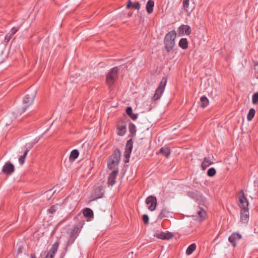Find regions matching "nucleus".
Returning <instances> with one entry per match:
<instances>
[{"label":"nucleus","mask_w":258,"mask_h":258,"mask_svg":"<svg viewBox=\"0 0 258 258\" xmlns=\"http://www.w3.org/2000/svg\"><path fill=\"white\" fill-rule=\"evenodd\" d=\"M37 91L35 89H29L23 98V106L21 108V112H24L27 108L31 106L36 97Z\"/></svg>","instance_id":"1"},{"label":"nucleus","mask_w":258,"mask_h":258,"mask_svg":"<svg viewBox=\"0 0 258 258\" xmlns=\"http://www.w3.org/2000/svg\"><path fill=\"white\" fill-rule=\"evenodd\" d=\"M176 34L175 30H172L167 33L165 36L164 43L167 52H170L175 45V39Z\"/></svg>","instance_id":"2"},{"label":"nucleus","mask_w":258,"mask_h":258,"mask_svg":"<svg viewBox=\"0 0 258 258\" xmlns=\"http://www.w3.org/2000/svg\"><path fill=\"white\" fill-rule=\"evenodd\" d=\"M119 70V67H115L111 69L108 73L106 76V82L107 85L110 87L112 86L118 79Z\"/></svg>","instance_id":"3"},{"label":"nucleus","mask_w":258,"mask_h":258,"mask_svg":"<svg viewBox=\"0 0 258 258\" xmlns=\"http://www.w3.org/2000/svg\"><path fill=\"white\" fill-rule=\"evenodd\" d=\"M120 160V151L119 149H116L108 159V168L110 170L114 169L118 165Z\"/></svg>","instance_id":"4"},{"label":"nucleus","mask_w":258,"mask_h":258,"mask_svg":"<svg viewBox=\"0 0 258 258\" xmlns=\"http://www.w3.org/2000/svg\"><path fill=\"white\" fill-rule=\"evenodd\" d=\"M167 78L164 77L161 81L159 86L156 89L155 94L152 97V100L153 101H156L159 100L161 97L167 83Z\"/></svg>","instance_id":"5"},{"label":"nucleus","mask_w":258,"mask_h":258,"mask_svg":"<svg viewBox=\"0 0 258 258\" xmlns=\"http://www.w3.org/2000/svg\"><path fill=\"white\" fill-rule=\"evenodd\" d=\"M104 194L103 187L101 185L95 186L91 192V198L93 200L101 198Z\"/></svg>","instance_id":"6"},{"label":"nucleus","mask_w":258,"mask_h":258,"mask_svg":"<svg viewBox=\"0 0 258 258\" xmlns=\"http://www.w3.org/2000/svg\"><path fill=\"white\" fill-rule=\"evenodd\" d=\"M238 200L239 202V206L241 209L248 208L249 203L242 189L239 191Z\"/></svg>","instance_id":"7"},{"label":"nucleus","mask_w":258,"mask_h":258,"mask_svg":"<svg viewBox=\"0 0 258 258\" xmlns=\"http://www.w3.org/2000/svg\"><path fill=\"white\" fill-rule=\"evenodd\" d=\"M133 141L132 139L128 140L126 142L124 152V157L126 159L125 162L128 161L130 157L133 149Z\"/></svg>","instance_id":"8"},{"label":"nucleus","mask_w":258,"mask_h":258,"mask_svg":"<svg viewBox=\"0 0 258 258\" xmlns=\"http://www.w3.org/2000/svg\"><path fill=\"white\" fill-rule=\"evenodd\" d=\"M146 203L147 205H150L148 209L151 211H153L155 210L157 205V199L154 196H149L146 200Z\"/></svg>","instance_id":"9"},{"label":"nucleus","mask_w":258,"mask_h":258,"mask_svg":"<svg viewBox=\"0 0 258 258\" xmlns=\"http://www.w3.org/2000/svg\"><path fill=\"white\" fill-rule=\"evenodd\" d=\"M59 245V240H57L53 244L51 248L47 252L45 258H54L55 253L57 252Z\"/></svg>","instance_id":"10"},{"label":"nucleus","mask_w":258,"mask_h":258,"mask_svg":"<svg viewBox=\"0 0 258 258\" xmlns=\"http://www.w3.org/2000/svg\"><path fill=\"white\" fill-rule=\"evenodd\" d=\"M15 171L14 165L10 162H6L2 168L3 173L7 175L12 174Z\"/></svg>","instance_id":"11"},{"label":"nucleus","mask_w":258,"mask_h":258,"mask_svg":"<svg viewBox=\"0 0 258 258\" xmlns=\"http://www.w3.org/2000/svg\"><path fill=\"white\" fill-rule=\"evenodd\" d=\"M84 221L80 222L74 226V228L70 232L71 235H73L75 236V237H77L81 231V229L82 228L84 224Z\"/></svg>","instance_id":"12"},{"label":"nucleus","mask_w":258,"mask_h":258,"mask_svg":"<svg viewBox=\"0 0 258 258\" xmlns=\"http://www.w3.org/2000/svg\"><path fill=\"white\" fill-rule=\"evenodd\" d=\"M240 220L243 223L246 224L249 220V210L248 208L241 209Z\"/></svg>","instance_id":"13"},{"label":"nucleus","mask_w":258,"mask_h":258,"mask_svg":"<svg viewBox=\"0 0 258 258\" xmlns=\"http://www.w3.org/2000/svg\"><path fill=\"white\" fill-rule=\"evenodd\" d=\"M155 236L158 238L163 239V240H168L170 238H172L173 235L169 232H157L155 233Z\"/></svg>","instance_id":"14"},{"label":"nucleus","mask_w":258,"mask_h":258,"mask_svg":"<svg viewBox=\"0 0 258 258\" xmlns=\"http://www.w3.org/2000/svg\"><path fill=\"white\" fill-rule=\"evenodd\" d=\"M126 124L124 121H120L117 124V129L118 130L117 134L119 136L124 135L126 131Z\"/></svg>","instance_id":"15"},{"label":"nucleus","mask_w":258,"mask_h":258,"mask_svg":"<svg viewBox=\"0 0 258 258\" xmlns=\"http://www.w3.org/2000/svg\"><path fill=\"white\" fill-rule=\"evenodd\" d=\"M178 32L179 35H183L184 34L188 35H189L191 31L190 27L187 25H181L178 27Z\"/></svg>","instance_id":"16"},{"label":"nucleus","mask_w":258,"mask_h":258,"mask_svg":"<svg viewBox=\"0 0 258 258\" xmlns=\"http://www.w3.org/2000/svg\"><path fill=\"white\" fill-rule=\"evenodd\" d=\"M241 238V235L238 233H233L228 238L229 241L232 243L235 247L236 245V242Z\"/></svg>","instance_id":"17"},{"label":"nucleus","mask_w":258,"mask_h":258,"mask_svg":"<svg viewBox=\"0 0 258 258\" xmlns=\"http://www.w3.org/2000/svg\"><path fill=\"white\" fill-rule=\"evenodd\" d=\"M118 170L113 171L109 175L108 178V184L111 186L113 185L115 183V179L118 174Z\"/></svg>","instance_id":"18"},{"label":"nucleus","mask_w":258,"mask_h":258,"mask_svg":"<svg viewBox=\"0 0 258 258\" xmlns=\"http://www.w3.org/2000/svg\"><path fill=\"white\" fill-rule=\"evenodd\" d=\"M83 214L85 217L88 218L89 219H92L94 217L93 211L88 208H86L83 210Z\"/></svg>","instance_id":"19"},{"label":"nucleus","mask_w":258,"mask_h":258,"mask_svg":"<svg viewBox=\"0 0 258 258\" xmlns=\"http://www.w3.org/2000/svg\"><path fill=\"white\" fill-rule=\"evenodd\" d=\"M154 7V2L153 0H149L146 4V8L148 14L153 13Z\"/></svg>","instance_id":"20"},{"label":"nucleus","mask_w":258,"mask_h":258,"mask_svg":"<svg viewBox=\"0 0 258 258\" xmlns=\"http://www.w3.org/2000/svg\"><path fill=\"white\" fill-rule=\"evenodd\" d=\"M213 164V162L210 160L209 158L205 157L201 164V167L203 170L206 169L209 166Z\"/></svg>","instance_id":"21"},{"label":"nucleus","mask_w":258,"mask_h":258,"mask_svg":"<svg viewBox=\"0 0 258 258\" xmlns=\"http://www.w3.org/2000/svg\"><path fill=\"white\" fill-rule=\"evenodd\" d=\"M159 153H160L164 155L166 158H168L170 155V150L169 148L166 147H162L159 152Z\"/></svg>","instance_id":"22"},{"label":"nucleus","mask_w":258,"mask_h":258,"mask_svg":"<svg viewBox=\"0 0 258 258\" xmlns=\"http://www.w3.org/2000/svg\"><path fill=\"white\" fill-rule=\"evenodd\" d=\"M197 214L201 220L205 219L207 215L206 211L200 207H198Z\"/></svg>","instance_id":"23"},{"label":"nucleus","mask_w":258,"mask_h":258,"mask_svg":"<svg viewBox=\"0 0 258 258\" xmlns=\"http://www.w3.org/2000/svg\"><path fill=\"white\" fill-rule=\"evenodd\" d=\"M126 113L133 120H136L138 118V114H134L132 108L130 106L126 108Z\"/></svg>","instance_id":"24"},{"label":"nucleus","mask_w":258,"mask_h":258,"mask_svg":"<svg viewBox=\"0 0 258 258\" xmlns=\"http://www.w3.org/2000/svg\"><path fill=\"white\" fill-rule=\"evenodd\" d=\"M128 129L130 133L131 134L130 137L131 138L134 137L137 132L135 125L133 123H130L129 124Z\"/></svg>","instance_id":"25"},{"label":"nucleus","mask_w":258,"mask_h":258,"mask_svg":"<svg viewBox=\"0 0 258 258\" xmlns=\"http://www.w3.org/2000/svg\"><path fill=\"white\" fill-rule=\"evenodd\" d=\"M76 238H77L75 237V236L70 235L69 238L67 241V244H66V245L65 247V249H64L65 252H67L69 246L72 245L75 242Z\"/></svg>","instance_id":"26"},{"label":"nucleus","mask_w":258,"mask_h":258,"mask_svg":"<svg viewBox=\"0 0 258 258\" xmlns=\"http://www.w3.org/2000/svg\"><path fill=\"white\" fill-rule=\"evenodd\" d=\"M179 46L183 49L188 47V41L186 38H181L179 42Z\"/></svg>","instance_id":"27"},{"label":"nucleus","mask_w":258,"mask_h":258,"mask_svg":"<svg viewBox=\"0 0 258 258\" xmlns=\"http://www.w3.org/2000/svg\"><path fill=\"white\" fill-rule=\"evenodd\" d=\"M79 155V152L77 149H74L71 152L70 155V160L74 161L76 159H77Z\"/></svg>","instance_id":"28"},{"label":"nucleus","mask_w":258,"mask_h":258,"mask_svg":"<svg viewBox=\"0 0 258 258\" xmlns=\"http://www.w3.org/2000/svg\"><path fill=\"white\" fill-rule=\"evenodd\" d=\"M200 100L201 102V106L202 107L204 108L208 105L209 101L207 97L205 96H203L201 98Z\"/></svg>","instance_id":"29"},{"label":"nucleus","mask_w":258,"mask_h":258,"mask_svg":"<svg viewBox=\"0 0 258 258\" xmlns=\"http://www.w3.org/2000/svg\"><path fill=\"white\" fill-rule=\"evenodd\" d=\"M169 214V212L167 209H163L162 210L161 212L159 214V215L158 216V218L160 219H162L164 218L168 217Z\"/></svg>","instance_id":"30"},{"label":"nucleus","mask_w":258,"mask_h":258,"mask_svg":"<svg viewBox=\"0 0 258 258\" xmlns=\"http://www.w3.org/2000/svg\"><path fill=\"white\" fill-rule=\"evenodd\" d=\"M196 248V244L195 243H192L188 246L186 250V253L187 255L191 254Z\"/></svg>","instance_id":"31"},{"label":"nucleus","mask_w":258,"mask_h":258,"mask_svg":"<svg viewBox=\"0 0 258 258\" xmlns=\"http://www.w3.org/2000/svg\"><path fill=\"white\" fill-rule=\"evenodd\" d=\"M255 113V110L253 108H250L249 110V112L247 115V119L248 121H250L252 119L253 117L254 116Z\"/></svg>","instance_id":"32"},{"label":"nucleus","mask_w":258,"mask_h":258,"mask_svg":"<svg viewBox=\"0 0 258 258\" xmlns=\"http://www.w3.org/2000/svg\"><path fill=\"white\" fill-rule=\"evenodd\" d=\"M58 206V205L57 204L55 205H52L50 207L49 209L47 210V212L51 214L54 213L57 210Z\"/></svg>","instance_id":"33"},{"label":"nucleus","mask_w":258,"mask_h":258,"mask_svg":"<svg viewBox=\"0 0 258 258\" xmlns=\"http://www.w3.org/2000/svg\"><path fill=\"white\" fill-rule=\"evenodd\" d=\"M216 171L214 167H211L208 169L207 171V175L210 177H213L216 174Z\"/></svg>","instance_id":"34"},{"label":"nucleus","mask_w":258,"mask_h":258,"mask_svg":"<svg viewBox=\"0 0 258 258\" xmlns=\"http://www.w3.org/2000/svg\"><path fill=\"white\" fill-rule=\"evenodd\" d=\"M189 0H182V7L183 9L187 12V8L189 6Z\"/></svg>","instance_id":"35"},{"label":"nucleus","mask_w":258,"mask_h":258,"mask_svg":"<svg viewBox=\"0 0 258 258\" xmlns=\"http://www.w3.org/2000/svg\"><path fill=\"white\" fill-rule=\"evenodd\" d=\"M252 102L253 104H256L258 102V92L254 93L252 96Z\"/></svg>","instance_id":"36"},{"label":"nucleus","mask_w":258,"mask_h":258,"mask_svg":"<svg viewBox=\"0 0 258 258\" xmlns=\"http://www.w3.org/2000/svg\"><path fill=\"white\" fill-rule=\"evenodd\" d=\"M13 35L10 33L9 32L8 34H7V35L5 36V42L6 43H8L10 40L11 39V38L13 37Z\"/></svg>","instance_id":"37"},{"label":"nucleus","mask_w":258,"mask_h":258,"mask_svg":"<svg viewBox=\"0 0 258 258\" xmlns=\"http://www.w3.org/2000/svg\"><path fill=\"white\" fill-rule=\"evenodd\" d=\"M142 220L145 224H148L149 223V217L147 215H143L142 216Z\"/></svg>","instance_id":"38"},{"label":"nucleus","mask_w":258,"mask_h":258,"mask_svg":"<svg viewBox=\"0 0 258 258\" xmlns=\"http://www.w3.org/2000/svg\"><path fill=\"white\" fill-rule=\"evenodd\" d=\"M132 7L135 8V9L139 10L141 7V5L139 3V2H137L135 3H133Z\"/></svg>","instance_id":"39"},{"label":"nucleus","mask_w":258,"mask_h":258,"mask_svg":"<svg viewBox=\"0 0 258 258\" xmlns=\"http://www.w3.org/2000/svg\"><path fill=\"white\" fill-rule=\"evenodd\" d=\"M19 28L13 27L9 32L13 36H14L18 31Z\"/></svg>","instance_id":"40"},{"label":"nucleus","mask_w":258,"mask_h":258,"mask_svg":"<svg viewBox=\"0 0 258 258\" xmlns=\"http://www.w3.org/2000/svg\"><path fill=\"white\" fill-rule=\"evenodd\" d=\"M25 157L24 156H21L19 158V162L21 165H22L25 162Z\"/></svg>","instance_id":"41"},{"label":"nucleus","mask_w":258,"mask_h":258,"mask_svg":"<svg viewBox=\"0 0 258 258\" xmlns=\"http://www.w3.org/2000/svg\"><path fill=\"white\" fill-rule=\"evenodd\" d=\"M34 145H33L32 143L26 144V150H28V151H29L33 147Z\"/></svg>","instance_id":"42"},{"label":"nucleus","mask_w":258,"mask_h":258,"mask_svg":"<svg viewBox=\"0 0 258 258\" xmlns=\"http://www.w3.org/2000/svg\"><path fill=\"white\" fill-rule=\"evenodd\" d=\"M133 4V3L132 2L131 0H128V3L127 4L126 6V8L128 9L131 7H132Z\"/></svg>","instance_id":"43"},{"label":"nucleus","mask_w":258,"mask_h":258,"mask_svg":"<svg viewBox=\"0 0 258 258\" xmlns=\"http://www.w3.org/2000/svg\"><path fill=\"white\" fill-rule=\"evenodd\" d=\"M40 139V137L36 138L34 140L33 142L32 143L33 144V145H35L36 143H37L39 141Z\"/></svg>","instance_id":"44"},{"label":"nucleus","mask_w":258,"mask_h":258,"mask_svg":"<svg viewBox=\"0 0 258 258\" xmlns=\"http://www.w3.org/2000/svg\"><path fill=\"white\" fill-rule=\"evenodd\" d=\"M28 152H29L28 150L26 149V150L24 151L23 155L22 156H24V157L26 158Z\"/></svg>","instance_id":"45"},{"label":"nucleus","mask_w":258,"mask_h":258,"mask_svg":"<svg viewBox=\"0 0 258 258\" xmlns=\"http://www.w3.org/2000/svg\"><path fill=\"white\" fill-rule=\"evenodd\" d=\"M133 15V13L132 12H130V13H128L127 14V17L128 18H130Z\"/></svg>","instance_id":"46"},{"label":"nucleus","mask_w":258,"mask_h":258,"mask_svg":"<svg viewBox=\"0 0 258 258\" xmlns=\"http://www.w3.org/2000/svg\"><path fill=\"white\" fill-rule=\"evenodd\" d=\"M30 257L31 258H36V256L34 254H31Z\"/></svg>","instance_id":"47"},{"label":"nucleus","mask_w":258,"mask_h":258,"mask_svg":"<svg viewBox=\"0 0 258 258\" xmlns=\"http://www.w3.org/2000/svg\"><path fill=\"white\" fill-rule=\"evenodd\" d=\"M11 122L10 121H8V122H6V124L7 125H8L10 124H11Z\"/></svg>","instance_id":"48"},{"label":"nucleus","mask_w":258,"mask_h":258,"mask_svg":"<svg viewBox=\"0 0 258 258\" xmlns=\"http://www.w3.org/2000/svg\"><path fill=\"white\" fill-rule=\"evenodd\" d=\"M192 194H194V193L192 192H188V195L189 196H191V195H192Z\"/></svg>","instance_id":"49"},{"label":"nucleus","mask_w":258,"mask_h":258,"mask_svg":"<svg viewBox=\"0 0 258 258\" xmlns=\"http://www.w3.org/2000/svg\"><path fill=\"white\" fill-rule=\"evenodd\" d=\"M64 255L65 253H63V254L61 256L60 258H63Z\"/></svg>","instance_id":"50"}]
</instances>
